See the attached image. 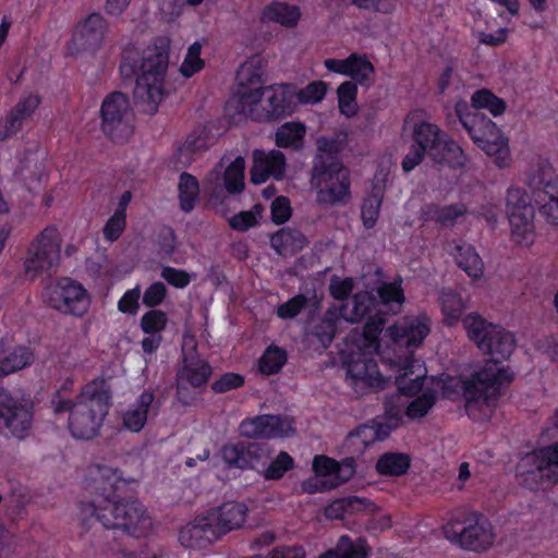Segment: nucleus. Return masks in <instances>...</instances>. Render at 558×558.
<instances>
[{"label":"nucleus","instance_id":"obj_5","mask_svg":"<svg viewBox=\"0 0 558 558\" xmlns=\"http://www.w3.org/2000/svg\"><path fill=\"white\" fill-rule=\"evenodd\" d=\"M51 404L56 413L69 412V429L75 438L90 439L98 434L108 414L109 387L104 378H95L83 387L75 402L57 395Z\"/></svg>","mask_w":558,"mask_h":558},{"label":"nucleus","instance_id":"obj_14","mask_svg":"<svg viewBox=\"0 0 558 558\" xmlns=\"http://www.w3.org/2000/svg\"><path fill=\"white\" fill-rule=\"evenodd\" d=\"M45 302L53 310L73 316H83L90 306V294L77 280L70 277L52 281L44 293Z\"/></svg>","mask_w":558,"mask_h":558},{"label":"nucleus","instance_id":"obj_55","mask_svg":"<svg viewBox=\"0 0 558 558\" xmlns=\"http://www.w3.org/2000/svg\"><path fill=\"white\" fill-rule=\"evenodd\" d=\"M342 320L341 312L338 315L336 312L329 311L322 324L315 327L314 335L324 347H327L331 342Z\"/></svg>","mask_w":558,"mask_h":558},{"label":"nucleus","instance_id":"obj_36","mask_svg":"<svg viewBox=\"0 0 558 558\" xmlns=\"http://www.w3.org/2000/svg\"><path fill=\"white\" fill-rule=\"evenodd\" d=\"M463 327L471 341L481 349H488L487 340L498 328V325L487 322L477 313H470L463 319Z\"/></svg>","mask_w":558,"mask_h":558},{"label":"nucleus","instance_id":"obj_28","mask_svg":"<svg viewBox=\"0 0 558 558\" xmlns=\"http://www.w3.org/2000/svg\"><path fill=\"white\" fill-rule=\"evenodd\" d=\"M538 169V184L547 196L539 206V215L547 223L558 226V178L548 162L539 163Z\"/></svg>","mask_w":558,"mask_h":558},{"label":"nucleus","instance_id":"obj_64","mask_svg":"<svg viewBox=\"0 0 558 558\" xmlns=\"http://www.w3.org/2000/svg\"><path fill=\"white\" fill-rule=\"evenodd\" d=\"M161 277L171 286L180 289L185 288L191 281V276L186 271L172 267H163Z\"/></svg>","mask_w":558,"mask_h":558},{"label":"nucleus","instance_id":"obj_62","mask_svg":"<svg viewBox=\"0 0 558 558\" xmlns=\"http://www.w3.org/2000/svg\"><path fill=\"white\" fill-rule=\"evenodd\" d=\"M39 104L40 98L37 95H28L22 98L11 112L22 122L36 111Z\"/></svg>","mask_w":558,"mask_h":558},{"label":"nucleus","instance_id":"obj_6","mask_svg":"<svg viewBox=\"0 0 558 558\" xmlns=\"http://www.w3.org/2000/svg\"><path fill=\"white\" fill-rule=\"evenodd\" d=\"M413 131L415 145L402 160V169L412 171L428 156L437 163H446L450 167L463 165L464 157L461 147L442 133L436 124L427 121L426 112L421 109L408 113L403 122V131Z\"/></svg>","mask_w":558,"mask_h":558},{"label":"nucleus","instance_id":"obj_40","mask_svg":"<svg viewBox=\"0 0 558 558\" xmlns=\"http://www.w3.org/2000/svg\"><path fill=\"white\" fill-rule=\"evenodd\" d=\"M270 242L274 250L282 256L292 255L307 244L306 238L300 231L291 229H281L271 236Z\"/></svg>","mask_w":558,"mask_h":558},{"label":"nucleus","instance_id":"obj_45","mask_svg":"<svg viewBox=\"0 0 558 558\" xmlns=\"http://www.w3.org/2000/svg\"><path fill=\"white\" fill-rule=\"evenodd\" d=\"M328 90V84L324 81H313L302 88L293 86L295 107L299 105H317L324 100Z\"/></svg>","mask_w":558,"mask_h":558},{"label":"nucleus","instance_id":"obj_59","mask_svg":"<svg viewBox=\"0 0 558 558\" xmlns=\"http://www.w3.org/2000/svg\"><path fill=\"white\" fill-rule=\"evenodd\" d=\"M125 226L126 216H122L120 213H113L102 229L105 240L109 242L118 240L123 233Z\"/></svg>","mask_w":558,"mask_h":558},{"label":"nucleus","instance_id":"obj_37","mask_svg":"<svg viewBox=\"0 0 558 558\" xmlns=\"http://www.w3.org/2000/svg\"><path fill=\"white\" fill-rule=\"evenodd\" d=\"M270 101L272 119L290 116L296 110L295 96L292 85L268 86V102Z\"/></svg>","mask_w":558,"mask_h":558},{"label":"nucleus","instance_id":"obj_18","mask_svg":"<svg viewBox=\"0 0 558 558\" xmlns=\"http://www.w3.org/2000/svg\"><path fill=\"white\" fill-rule=\"evenodd\" d=\"M518 474L530 487L538 480L558 482V444L541 448L524 457L518 465Z\"/></svg>","mask_w":558,"mask_h":558},{"label":"nucleus","instance_id":"obj_31","mask_svg":"<svg viewBox=\"0 0 558 558\" xmlns=\"http://www.w3.org/2000/svg\"><path fill=\"white\" fill-rule=\"evenodd\" d=\"M487 344L489 348L481 349V351L490 355L492 361H488L483 367H486L489 364H496L498 367L507 369L512 378L513 374L509 367L500 365L499 362L509 359L513 353L515 349L514 335L501 326H498L495 332L487 340Z\"/></svg>","mask_w":558,"mask_h":558},{"label":"nucleus","instance_id":"obj_24","mask_svg":"<svg viewBox=\"0 0 558 558\" xmlns=\"http://www.w3.org/2000/svg\"><path fill=\"white\" fill-rule=\"evenodd\" d=\"M253 165L251 168V181L254 184H262L269 178L281 180L286 171V157L276 149H256L252 155Z\"/></svg>","mask_w":558,"mask_h":558},{"label":"nucleus","instance_id":"obj_7","mask_svg":"<svg viewBox=\"0 0 558 558\" xmlns=\"http://www.w3.org/2000/svg\"><path fill=\"white\" fill-rule=\"evenodd\" d=\"M95 517L106 529L142 538L154 530V520L147 508L137 499L112 501L97 496L92 501H81L77 505V518L86 523Z\"/></svg>","mask_w":558,"mask_h":558},{"label":"nucleus","instance_id":"obj_44","mask_svg":"<svg viewBox=\"0 0 558 558\" xmlns=\"http://www.w3.org/2000/svg\"><path fill=\"white\" fill-rule=\"evenodd\" d=\"M375 506L365 499L359 497H349L335 500L326 508V515L330 519H338L345 513H353L357 511L372 512Z\"/></svg>","mask_w":558,"mask_h":558},{"label":"nucleus","instance_id":"obj_27","mask_svg":"<svg viewBox=\"0 0 558 558\" xmlns=\"http://www.w3.org/2000/svg\"><path fill=\"white\" fill-rule=\"evenodd\" d=\"M33 351L25 345L16 344L11 337L0 340V377L8 376L29 367L34 363Z\"/></svg>","mask_w":558,"mask_h":558},{"label":"nucleus","instance_id":"obj_19","mask_svg":"<svg viewBox=\"0 0 558 558\" xmlns=\"http://www.w3.org/2000/svg\"><path fill=\"white\" fill-rule=\"evenodd\" d=\"M244 170L243 157L223 156L205 177L204 189L211 193H219L222 190L229 193L241 192L244 187Z\"/></svg>","mask_w":558,"mask_h":558},{"label":"nucleus","instance_id":"obj_1","mask_svg":"<svg viewBox=\"0 0 558 558\" xmlns=\"http://www.w3.org/2000/svg\"><path fill=\"white\" fill-rule=\"evenodd\" d=\"M169 48V39L160 37L144 50L137 44L131 43L122 51L120 70L125 76L133 74L141 60V73L136 78L134 99L148 113L156 112L166 96Z\"/></svg>","mask_w":558,"mask_h":558},{"label":"nucleus","instance_id":"obj_60","mask_svg":"<svg viewBox=\"0 0 558 558\" xmlns=\"http://www.w3.org/2000/svg\"><path fill=\"white\" fill-rule=\"evenodd\" d=\"M41 174L43 167L38 162V158L35 154L28 155L25 160L21 162V167L16 171V175L23 181L39 179Z\"/></svg>","mask_w":558,"mask_h":558},{"label":"nucleus","instance_id":"obj_13","mask_svg":"<svg viewBox=\"0 0 558 558\" xmlns=\"http://www.w3.org/2000/svg\"><path fill=\"white\" fill-rule=\"evenodd\" d=\"M62 236L56 226L46 227L31 242L24 259V270L29 278L57 268L61 260Z\"/></svg>","mask_w":558,"mask_h":558},{"label":"nucleus","instance_id":"obj_50","mask_svg":"<svg viewBox=\"0 0 558 558\" xmlns=\"http://www.w3.org/2000/svg\"><path fill=\"white\" fill-rule=\"evenodd\" d=\"M287 362V353L277 345H269L259 359V371L265 375L278 373Z\"/></svg>","mask_w":558,"mask_h":558},{"label":"nucleus","instance_id":"obj_8","mask_svg":"<svg viewBox=\"0 0 558 558\" xmlns=\"http://www.w3.org/2000/svg\"><path fill=\"white\" fill-rule=\"evenodd\" d=\"M263 66L258 58H252L241 64L236 73L234 92L226 106V112L232 120L248 118L257 121L272 119L268 102V86L263 85Z\"/></svg>","mask_w":558,"mask_h":558},{"label":"nucleus","instance_id":"obj_32","mask_svg":"<svg viewBox=\"0 0 558 558\" xmlns=\"http://www.w3.org/2000/svg\"><path fill=\"white\" fill-rule=\"evenodd\" d=\"M447 251L471 279L477 280L483 278L484 263L472 245L452 242L448 245Z\"/></svg>","mask_w":558,"mask_h":558},{"label":"nucleus","instance_id":"obj_9","mask_svg":"<svg viewBox=\"0 0 558 558\" xmlns=\"http://www.w3.org/2000/svg\"><path fill=\"white\" fill-rule=\"evenodd\" d=\"M442 533L453 546L475 554L486 553L497 543L495 524L487 515L474 510L451 514L442 526Z\"/></svg>","mask_w":558,"mask_h":558},{"label":"nucleus","instance_id":"obj_58","mask_svg":"<svg viewBox=\"0 0 558 558\" xmlns=\"http://www.w3.org/2000/svg\"><path fill=\"white\" fill-rule=\"evenodd\" d=\"M141 287L136 286L128 290L118 301L119 312L128 315H136L140 308Z\"/></svg>","mask_w":558,"mask_h":558},{"label":"nucleus","instance_id":"obj_54","mask_svg":"<svg viewBox=\"0 0 558 558\" xmlns=\"http://www.w3.org/2000/svg\"><path fill=\"white\" fill-rule=\"evenodd\" d=\"M207 147L208 142L203 131L191 133L179 149L181 162L184 165L191 162L194 154L205 150Z\"/></svg>","mask_w":558,"mask_h":558},{"label":"nucleus","instance_id":"obj_20","mask_svg":"<svg viewBox=\"0 0 558 558\" xmlns=\"http://www.w3.org/2000/svg\"><path fill=\"white\" fill-rule=\"evenodd\" d=\"M107 33V23L99 13H92L81 20L74 28L66 51L71 56L93 52L101 47Z\"/></svg>","mask_w":558,"mask_h":558},{"label":"nucleus","instance_id":"obj_38","mask_svg":"<svg viewBox=\"0 0 558 558\" xmlns=\"http://www.w3.org/2000/svg\"><path fill=\"white\" fill-rule=\"evenodd\" d=\"M262 17L266 22H274L283 27L292 28L298 25L301 19V10L294 4L274 2L264 9Z\"/></svg>","mask_w":558,"mask_h":558},{"label":"nucleus","instance_id":"obj_25","mask_svg":"<svg viewBox=\"0 0 558 558\" xmlns=\"http://www.w3.org/2000/svg\"><path fill=\"white\" fill-rule=\"evenodd\" d=\"M178 539L183 547L198 550L206 548L219 538L206 512L182 525L178 533Z\"/></svg>","mask_w":558,"mask_h":558},{"label":"nucleus","instance_id":"obj_35","mask_svg":"<svg viewBox=\"0 0 558 558\" xmlns=\"http://www.w3.org/2000/svg\"><path fill=\"white\" fill-rule=\"evenodd\" d=\"M389 434L390 428L387 425H363L348 436L347 444L354 452H363L374 442L386 439Z\"/></svg>","mask_w":558,"mask_h":558},{"label":"nucleus","instance_id":"obj_3","mask_svg":"<svg viewBox=\"0 0 558 558\" xmlns=\"http://www.w3.org/2000/svg\"><path fill=\"white\" fill-rule=\"evenodd\" d=\"M383 325V318L372 316L344 357L345 381L357 396L385 389L390 381L391 375L381 374L374 360Z\"/></svg>","mask_w":558,"mask_h":558},{"label":"nucleus","instance_id":"obj_17","mask_svg":"<svg viewBox=\"0 0 558 558\" xmlns=\"http://www.w3.org/2000/svg\"><path fill=\"white\" fill-rule=\"evenodd\" d=\"M0 418L13 436L24 438L32 425V401L22 391L0 390Z\"/></svg>","mask_w":558,"mask_h":558},{"label":"nucleus","instance_id":"obj_46","mask_svg":"<svg viewBox=\"0 0 558 558\" xmlns=\"http://www.w3.org/2000/svg\"><path fill=\"white\" fill-rule=\"evenodd\" d=\"M357 86L348 81L341 83L337 88L338 107L341 114L351 118L356 114L359 106L356 101Z\"/></svg>","mask_w":558,"mask_h":558},{"label":"nucleus","instance_id":"obj_52","mask_svg":"<svg viewBox=\"0 0 558 558\" xmlns=\"http://www.w3.org/2000/svg\"><path fill=\"white\" fill-rule=\"evenodd\" d=\"M365 555L362 542L353 543L349 537L342 536L335 550H329L319 558H365Z\"/></svg>","mask_w":558,"mask_h":558},{"label":"nucleus","instance_id":"obj_22","mask_svg":"<svg viewBox=\"0 0 558 558\" xmlns=\"http://www.w3.org/2000/svg\"><path fill=\"white\" fill-rule=\"evenodd\" d=\"M432 323L425 314L407 316L393 326H390L386 336L398 347L416 349L424 342L430 332Z\"/></svg>","mask_w":558,"mask_h":558},{"label":"nucleus","instance_id":"obj_4","mask_svg":"<svg viewBox=\"0 0 558 558\" xmlns=\"http://www.w3.org/2000/svg\"><path fill=\"white\" fill-rule=\"evenodd\" d=\"M329 289L331 295L338 300L354 291L353 296L340 308L341 317L349 323L360 322L373 310L381 313L383 310L377 307L397 310L404 301L401 283L398 281L371 288L369 282L365 280L353 281L350 278L332 277Z\"/></svg>","mask_w":558,"mask_h":558},{"label":"nucleus","instance_id":"obj_30","mask_svg":"<svg viewBox=\"0 0 558 558\" xmlns=\"http://www.w3.org/2000/svg\"><path fill=\"white\" fill-rule=\"evenodd\" d=\"M221 457L229 466L258 469L264 449L255 444L230 442L221 449Z\"/></svg>","mask_w":558,"mask_h":558},{"label":"nucleus","instance_id":"obj_42","mask_svg":"<svg viewBox=\"0 0 558 558\" xmlns=\"http://www.w3.org/2000/svg\"><path fill=\"white\" fill-rule=\"evenodd\" d=\"M411 465V459L402 452L384 453L376 463L379 474L386 476H400L407 473Z\"/></svg>","mask_w":558,"mask_h":558},{"label":"nucleus","instance_id":"obj_12","mask_svg":"<svg viewBox=\"0 0 558 558\" xmlns=\"http://www.w3.org/2000/svg\"><path fill=\"white\" fill-rule=\"evenodd\" d=\"M316 199L324 205L344 204L351 196L349 170L337 157L315 161L311 180Z\"/></svg>","mask_w":558,"mask_h":558},{"label":"nucleus","instance_id":"obj_39","mask_svg":"<svg viewBox=\"0 0 558 558\" xmlns=\"http://www.w3.org/2000/svg\"><path fill=\"white\" fill-rule=\"evenodd\" d=\"M466 211L463 204H453L448 206H438L434 204L426 205L422 208V219L424 221H435L441 226H450L462 217Z\"/></svg>","mask_w":558,"mask_h":558},{"label":"nucleus","instance_id":"obj_43","mask_svg":"<svg viewBox=\"0 0 558 558\" xmlns=\"http://www.w3.org/2000/svg\"><path fill=\"white\" fill-rule=\"evenodd\" d=\"M439 302L447 325L453 326L461 320L462 314L466 308V301L459 293L444 291L440 294Z\"/></svg>","mask_w":558,"mask_h":558},{"label":"nucleus","instance_id":"obj_63","mask_svg":"<svg viewBox=\"0 0 558 558\" xmlns=\"http://www.w3.org/2000/svg\"><path fill=\"white\" fill-rule=\"evenodd\" d=\"M305 303L306 300L303 295L294 296L278 307L277 315L282 319L294 318L305 306Z\"/></svg>","mask_w":558,"mask_h":558},{"label":"nucleus","instance_id":"obj_57","mask_svg":"<svg viewBox=\"0 0 558 558\" xmlns=\"http://www.w3.org/2000/svg\"><path fill=\"white\" fill-rule=\"evenodd\" d=\"M95 481L104 487L109 486L113 489H119L124 484L121 473L108 465L95 468Z\"/></svg>","mask_w":558,"mask_h":558},{"label":"nucleus","instance_id":"obj_61","mask_svg":"<svg viewBox=\"0 0 558 558\" xmlns=\"http://www.w3.org/2000/svg\"><path fill=\"white\" fill-rule=\"evenodd\" d=\"M271 422L267 415L257 416L245 420L240 425V432L248 438H260V434H265L264 424Z\"/></svg>","mask_w":558,"mask_h":558},{"label":"nucleus","instance_id":"obj_26","mask_svg":"<svg viewBox=\"0 0 558 558\" xmlns=\"http://www.w3.org/2000/svg\"><path fill=\"white\" fill-rule=\"evenodd\" d=\"M324 66L331 73L350 76L355 83L363 85L372 80L374 66L364 54L351 53L347 59L328 58Z\"/></svg>","mask_w":558,"mask_h":558},{"label":"nucleus","instance_id":"obj_41","mask_svg":"<svg viewBox=\"0 0 558 558\" xmlns=\"http://www.w3.org/2000/svg\"><path fill=\"white\" fill-rule=\"evenodd\" d=\"M306 128L301 122H286L279 126L275 134L277 146L283 148L301 149L303 147Z\"/></svg>","mask_w":558,"mask_h":558},{"label":"nucleus","instance_id":"obj_48","mask_svg":"<svg viewBox=\"0 0 558 558\" xmlns=\"http://www.w3.org/2000/svg\"><path fill=\"white\" fill-rule=\"evenodd\" d=\"M199 193L198 181L189 173H182L179 180V199L181 208L185 211L193 209Z\"/></svg>","mask_w":558,"mask_h":558},{"label":"nucleus","instance_id":"obj_33","mask_svg":"<svg viewBox=\"0 0 558 558\" xmlns=\"http://www.w3.org/2000/svg\"><path fill=\"white\" fill-rule=\"evenodd\" d=\"M155 396L151 391H144L122 413V425L132 433L141 432L147 420Z\"/></svg>","mask_w":558,"mask_h":558},{"label":"nucleus","instance_id":"obj_34","mask_svg":"<svg viewBox=\"0 0 558 558\" xmlns=\"http://www.w3.org/2000/svg\"><path fill=\"white\" fill-rule=\"evenodd\" d=\"M389 174V168H383L375 174L376 185L373 193L364 199L362 205L361 215L364 227L367 229L373 228L379 217L381 206L383 190L385 182Z\"/></svg>","mask_w":558,"mask_h":558},{"label":"nucleus","instance_id":"obj_29","mask_svg":"<svg viewBox=\"0 0 558 558\" xmlns=\"http://www.w3.org/2000/svg\"><path fill=\"white\" fill-rule=\"evenodd\" d=\"M314 473L323 481L325 487L333 488L349 481L354 474V465L351 460L338 463L337 461L317 456L313 460Z\"/></svg>","mask_w":558,"mask_h":558},{"label":"nucleus","instance_id":"obj_51","mask_svg":"<svg viewBox=\"0 0 558 558\" xmlns=\"http://www.w3.org/2000/svg\"><path fill=\"white\" fill-rule=\"evenodd\" d=\"M471 101L474 109H485L495 117L502 114L506 110V102L487 89L475 92Z\"/></svg>","mask_w":558,"mask_h":558},{"label":"nucleus","instance_id":"obj_16","mask_svg":"<svg viewBox=\"0 0 558 558\" xmlns=\"http://www.w3.org/2000/svg\"><path fill=\"white\" fill-rule=\"evenodd\" d=\"M195 340L193 337L185 336L183 340V367L178 373L177 393L180 402L189 405L194 398L190 396L187 388H199L207 384L211 374L210 365L198 357L195 352Z\"/></svg>","mask_w":558,"mask_h":558},{"label":"nucleus","instance_id":"obj_47","mask_svg":"<svg viewBox=\"0 0 558 558\" xmlns=\"http://www.w3.org/2000/svg\"><path fill=\"white\" fill-rule=\"evenodd\" d=\"M201 54L202 45L198 41H195L189 46L179 66V73L184 78H191L204 69L205 60L201 57Z\"/></svg>","mask_w":558,"mask_h":558},{"label":"nucleus","instance_id":"obj_56","mask_svg":"<svg viewBox=\"0 0 558 558\" xmlns=\"http://www.w3.org/2000/svg\"><path fill=\"white\" fill-rule=\"evenodd\" d=\"M168 324V316L160 310H151L141 318V328L145 333L159 335Z\"/></svg>","mask_w":558,"mask_h":558},{"label":"nucleus","instance_id":"obj_23","mask_svg":"<svg viewBox=\"0 0 558 558\" xmlns=\"http://www.w3.org/2000/svg\"><path fill=\"white\" fill-rule=\"evenodd\" d=\"M208 519L220 539L226 534L245 525L248 508L239 501H228L207 511Z\"/></svg>","mask_w":558,"mask_h":558},{"label":"nucleus","instance_id":"obj_2","mask_svg":"<svg viewBox=\"0 0 558 558\" xmlns=\"http://www.w3.org/2000/svg\"><path fill=\"white\" fill-rule=\"evenodd\" d=\"M426 380L435 396L454 399L462 395L468 415L473 420H484L492 415L500 387L511 381V375L507 369L489 364L474 372L470 378L444 374L438 378L426 377Z\"/></svg>","mask_w":558,"mask_h":558},{"label":"nucleus","instance_id":"obj_49","mask_svg":"<svg viewBox=\"0 0 558 558\" xmlns=\"http://www.w3.org/2000/svg\"><path fill=\"white\" fill-rule=\"evenodd\" d=\"M264 457L260 459V464L256 469L266 480H279L287 471L292 469L293 459L287 452H280L267 466H265Z\"/></svg>","mask_w":558,"mask_h":558},{"label":"nucleus","instance_id":"obj_21","mask_svg":"<svg viewBox=\"0 0 558 558\" xmlns=\"http://www.w3.org/2000/svg\"><path fill=\"white\" fill-rule=\"evenodd\" d=\"M102 130L112 137L119 138L131 133V106L129 98L113 92L108 95L101 105Z\"/></svg>","mask_w":558,"mask_h":558},{"label":"nucleus","instance_id":"obj_53","mask_svg":"<svg viewBox=\"0 0 558 558\" xmlns=\"http://www.w3.org/2000/svg\"><path fill=\"white\" fill-rule=\"evenodd\" d=\"M271 422L264 424L265 434L260 438L287 437L294 433V422L288 416L267 415Z\"/></svg>","mask_w":558,"mask_h":558},{"label":"nucleus","instance_id":"obj_10","mask_svg":"<svg viewBox=\"0 0 558 558\" xmlns=\"http://www.w3.org/2000/svg\"><path fill=\"white\" fill-rule=\"evenodd\" d=\"M456 113L473 142L492 157L499 168L510 165L508 140L492 120L478 112H471L465 101L456 104Z\"/></svg>","mask_w":558,"mask_h":558},{"label":"nucleus","instance_id":"obj_11","mask_svg":"<svg viewBox=\"0 0 558 558\" xmlns=\"http://www.w3.org/2000/svg\"><path fill=\"white\" fill-rule=\"evenodd\" d=\"M396 368L395 381L398 389L408 396L417 397L408 405L407 415L420 418L427 414L433 407L436 396L426 380V369L412 354L391 361Z\"/></svg>","mask_w":558,"mask_h":558},{"label":"nucleus","instance_id":"obj_15","mask_svg":"<svg viewBox=\"0 0 558 558\" xmlns=\"http://www.w3.org/2000/svg\"><path fill=\"white\" fill-rule=\"evenodd\" d=\"M506 210L514 242L522 246L532 245L535 239L534 208L529 194L519 187L509 189Z\"/></svg>","mask_w":558,"mask_h":558}]
</instances>
